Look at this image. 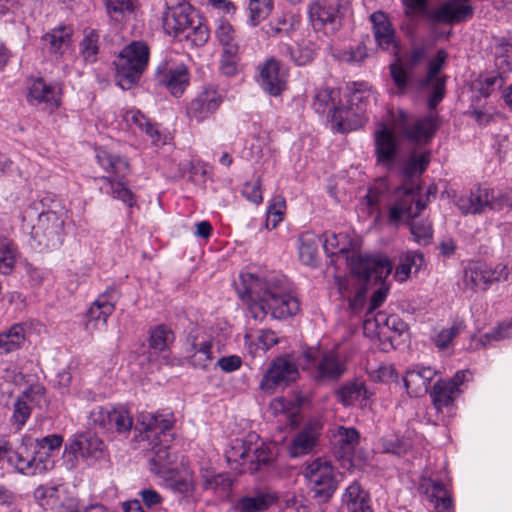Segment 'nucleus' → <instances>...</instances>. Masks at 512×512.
Instances as JSON below:
<instances>
[{
    "label": "nucleus",
    "instance_id": "nucleus-1",
    "mask_svg": "<svg viewBox=\"0 0 512 512\" xmlns=\"http://www.w3.org/2000/svg\"><path fill=\"white\" fill-rule=\"evenodd\" d=\"M420 188L414 183H407L395 191V203L389 210V219L397 222L411 219L409 226L413 240L419 245H428L433 237L432 224L428 220H416L426 203L419 197Z\"/></svg>",
    "mask_w": 512,
    "mask_h": 512
},
{
    "label": "nucleus",
    "instance_id": "nucleus-2",
    "mask_svg": "<svg viewBox=\"0 0 512 512\" xmlns=\"http://www.w3.org/2000/svg\"><path fill=\"white\" fill-rule=\"evenodd\" d=\"M351 275L336 277L338 292L343 299L351 295L363 282L382 283L392 271V263L383 255L353 254L348 258Z\"/></svg>",
    "mask_w": 512,
    "mask_h": 512
},
{
    "label": "nucleus",
    "instance_id": "nucleus-3",
    "mask_svg": "<svg viewBox=\"0 0 512 512\" xmlns=\"http://www.w3.org/2000/svg\"><path fill=\"white\" fill-rule=\"evenodd\" d=\"M42 204L34 202L29 205L22 215V229L29 233L45 248H55L62 244L64 236V213L56 211H40Z\"/></svg>",
    "mask_w": 512,
    "mask_h": 512
},
{
    "label": "nucleus",
    "instance_id": "nucleus-4",
    "mask_svg": "<svg viewBox=\"0 0 512 512\" xmlns=\"http://www.w3.org/2000/svg\"><path fill=\"white\" fill-rule=\"evenodd\" d=\"M225 457L231 469L239 474L255 473L273 460V453L263 442H258L257 435L251 434L246 439L233 440Z\"/></svg>",
    "mask_w": 512,
    "mask_h": 512
},
{
    "label": "nucleus",
    "instance_id": "nucleus-5",
    "mask_svg": "<svg viewBox=\"0 0 512 512\" xmlns=\"http://www.w3.org/2000/svg\"><path fill=\"white\" fill-rule=\"evenodd\" d=\"M149 48L142 41H133L125 46L114 60L115 81L123 90L138 84L147 67Z\"/></svg>",
    "mask_w": 512,
    "mask_h": 512
},
{
    "label": "nucleus",
    "instance_id": "nucleus-6",
    "mask_svg": "<svg viewBox=\"0 0 512 512\" xmlns=\"http://www.w3.org/2000/svg\"><path fill=\"white\" fill-rule=\"evenodd\" d=\"M96 159L99 165L113 178L103 176L99 178L100 191L121 200L128 206L133 205V194L122 182L129 172L127 160L119 155L112 154L105 149L96 150Z\"/></svg>",
    "mask_w": 512,
    "mask_h": 512
},
{
    "label": "nucleus",
    "instance_id": "nucleus-7",
    "mask_svg": "<svg viewBox=\"0 0 512 512\" xmlns=\"http://www.w3.org/2000/svg\"><path fill=\"white\" fill-rule=\"evenodd\" d=\"M306 364L299 363L303 369L307 364L314 366V378L318 382H329L338 380L346 371L345 360L342 359L336 350L324 352H313L308 350L304 353Z\"/></svg>",
    "mask_w": 512,
    "mask_h": 512
},
{
    "label": "nucleus",
    "instance_id": "nucleus-8",
    "mask_svg": "<svg viewBox=\"0 0 512 512\" xmlns=\"http://www.w3.org/2000/svg\"><path fill=\"white\" fill-rule=\"evenodd\" d=\"M394 128L406 139L415 143H427L436 132L437 124L433 116L412 117L399 110L394 119Z\"/></svg>",
    "mask_w": 512,
    "mask_h": 512
},
{
    "label": "nucleus",
    "instance_id": "nucleus-9",
    "mask_svg": "<svg viewBox=\"0 0 512 512\" xmlns=\"http://www.w3.org/2000/svg\"><path fill=\"white\" fill-rule=\"evenodd\" d=\"M242 288L237 287L240 298L247 302L249 312L255 320H263L268 313L265 282L250 273L240 275Z\"/></svg>",
    "mask_w": 512,
    "mask_h": 512
},
{
    "label": "nucleus",
    "instance_id": "nucleus-10",
    "mask_svg": "<svg viewBox=\"0 0 512 512\" xmlns=\"http://www.w3.org/2000/svg\"><path fill=\"white\" fill-rule=\"evenodd\" d=\"M508 274V268L504 264L493 267L484 262H473L464 270L463 283L471 291L486 290L492 283L506 280Z\"/></svg>",
    "mask_w": 512,
    "mask_h": 512
},
{
    "label": "nucleus",
    "instance_id": "nucleus-11",
    "mask_svg": "<svg viewBox=\"0 0 512 512\" xmlns=\"http://www.w3.org/2000/svg\"><path fill=\"white\" fill-rule=\"evenodd\" d=\"M310 489L315 497L329 499L337 488L334 469L329 461L317 458L304 471Z\"/></svg>",
    "mask_w": 512,
    "mask_h": 512
},
{
    "label": "nucleus",
    "instance_id": "nucleus-12",
    "mask_svg": "<svg viewBox=\"0 0 512 512\" xmlns=\"http://www.w3.org/2000/svg\"><path fill=\"white\" fill-rule=\"evenodd\" d=\"M105 445L96 435L82 433L69 439L64 449V459L71 468L77 465L78 457L86 460H99L104 453Z\"/></svg>",
    "mask_w": 512,
    "mask_h": 512
},
{
    "label": "nucleus",
    "instance_id": "nucleus-13",
    "mask_svg": "<svg viewBox=\"0 0 512 512\" xmlns=\"http://www.w3.org/2000/svg\"><path fill=\"white\" fill-rule=\"evenodd\" d=\"M339 98L340 92L337 89H319L313 98L312 107L319 114L327 113V117L336 124L337 130L346 132L352 129V125L347 123V118L343 115H348L349 111L337 105Z\"/></svg>",
    "mask_w": 512,
    "mask_h": 512
},
{
    "label": "nucleus",
    "instance_id": "nucleus-14",
    "mask_svg": "<svg viewBox=\"0 0 512 512\" xmlns=\"http://www.w3.org/2000/svg\"><path fill=\"white\" fill-rule=\"evenodd\" d=\"M29 444L28 438H21L20 444L16 447L6 439L0 440V463L5 460L16 472L25 476H34L35 472L41 470V467L37 468L41 461L24 458Z\"/></svg>",
    "mask_w": 512,
    "mask_h": 512
},
{
    "label": "nucleus",
    "instance_id": "nucleus-15",
    "mask_svg": "<svg viewBox=\"0 0 512 512\" xmlns=\"http://www.w3.org/2000/svg\"><path fill=\"white\" fill-rule=\"evenodd\" d=\"M299 375L297 365L291 355L276 358L260 381V389L273 392L281 384H288Z\"/></svg>",
    "mask_w": 512,
    "mask_h": 512
},
{
    "label": "nucleus",
    "instance_id": "nucleus-16",
    "mask_svg": "<svg viewBox=\"0 0 512 512\" xmlns=\"http://www.w3.org/2000/svg\"><path fill=\"white\" fill-rule=\"evenodd\" d=\"M166 11L162 17V28L168 36L182 39L194 23L191 8L186 2H165Z\"/></svg>",
    "mask_w": 512,
    "mask_h": 512
},
{
    "label": "nucleus",
    "instance_id": "nucleus-17",
    "mask_svg": "<svg viewBox=\"0 0 512 512\" xmlns=\"http://www.w3.org/2000/svg\"><path fill=\"white\" fill-rule=\"evenodd\" d=\"M267 307L274 319H286L296 315L300 310V303L296 296L284 291L275 282H265Z\"/></svg>",
    "mask_w": 512,
    "mask_h": 512
},
{
    "label": "nucleus",
    "instance_id": "nucleus-18",
    "mask_svg": "<svg viewBox=\"0 0 512 512\" xmlns=\"http://www.w3.org/2000/svg\"><path fill=\"white\" fill-rule=\"evenodd\" d=\"M22 438L30 440V444L27 446V454H24V458L35 459L37 462L38 459L41 461L37 466V468L41 467V470L35 472V475L43 474L52 469L54 462L51 459L50 453L60 449L63 437L60 434H51L37 439H33L30 436H23Z\"/></svg>",
    "mask_w": 512,
    "mask_h": 512
},
{
    "label": "nucleus",
    "instance_id": "nucleus-19",
    "mask_svg": "<svg viewBox=\"0 0 512 512\" xmlns=\"http://www.w3.org/2000/svg\"><path fill=\"white\" fill-rule=\"evenodd\" d=\"M447 53L439 50L436 56L429 62L427 76L421 82L423 88L430 90L428 97V107L434 109L445 95V77L440 75V71L446 61Z\"/></svg>",
    "mask_w": 512,
    "mask_h": 512
},
{
    "label": "nucleus",
    "instance_id": "nucleus-20",
    "mask_svg": "<svg viewBox=\"0 0 512 512\" xmlns=\"http://www.w3.org/2000/svg\"><path fill=\"white\" fill-rule=\"evenodd\" d=\"M118 298L115 288H108L100 294L87 312V329L106 327L108 317L114 312Z\"/></svg>",
    "mask_w": 512,
    "mask_h": 512
},
{
    "label": "nucleus",
    "instance_id": "nucleus-21",
    "mask_svg": "<svg viewBox=\"0 0 512 512\" xmlns=\"http://www.w3.org/2000/svg\"><path fill=\"white\" fill-rule=\"evenodd\" d=\"M470 0H447L436 10L430 11L428 18L437 23L454 24L466 21L473 16Z\"/></svg>",
    "mask_w": 512,
    "mask_h": 512
},
{
    "label": "nucleus",
    "instance_id": "nucleus-22",
    "mask_svg": "<svg viewBox=\"0 0 512 512\" xmlns=\"http://www.w3.org/2000/svg\"><path fill=\"white\" fill-rule=\"evenodd\" d=\"M374 146L377 163L392 167L398 153V143L395 135L383 123L374 132Z\"/></svg>",
    "mask_w": 512,
    "mask_h": 512
},
{
    "label": "nucleus",
    "instance_id": "nucleus-23",
    "mask_svg": "<svg viewBox=\"0 0 512 512\" xmlns=\"http://www.w3.org/2000/svg\"><path fill=\"white\" fill-rule=\"evenodd\" d=\"M287 72L279 61L269 59L260 69L259 84L272 96H278L286 87Z\"/></svg>",
    "mask_w": 512,
    "mask_h": 512
},
{
    "label": "nucleus",
    "instance_id": "nucleus-24",
    "mask_svg": "<svg viewBox=\"0 0 512 512\" xmlns=\"http://www.w3.org/2000/svg\"><path fill=\"white\" fill-rule=\"evenodd\" d=\"M135 430L139 432L136 439L139 442H146L144 448L154 451L155 455L158 456L160 452L158 415L147 411L140 412Z\"/></svg>",
    "mask_w": 512,
    "mask_h": 512
},
{
    "label": "nucleus",
    "instance_id": "nucleus-25",
    "mask_svg": "<svg viewBox=\"0 0 512 512\" xmlns=\"http://www.w3.org/2000/svg\"><path fill=\"white\" fill-rule=\"evenodd\" d=\"M34 495L42 506H48L56 512H80L79 501L73 496H65L62 500L61 490L56 486H39Z\"/></svg>",
    "mask_w": 512,
    "mask_h": 512
},
{
    "label": "nucleus",
    "instance_id": "nucleus-26",
    "mask_svg": "<svg viewBox=\"0 0 512 512\" xmlns=\"http://www.w3.org/2000/svg\"><path fill=\"white\" fill-rule=\"evenodd\" d=\"M419 490L434 505L437 512H453L452 502L446 485L430 477L420 479Z\"/></svg>",
    "mask_w": 512,
    "mask_h": 512
},
{
    "label": "nucleus",
    "instance_id": "nucleus-27",
    "mask_svg": "<svg viewBox=\"0 0 512 512\" xmlns=\"http://www.w3.org/2000/svg\"><path fill=\"white\" fill-rule=\"evenodd\" d=\"M359 439L360 434L354 427H336L331 436L335 456L350 461L359 444Z\"/></svg>",
    "mask_w": 512,
    "mask_h": 512
},
{
    "label": "nucleus",
    "instance_id": "nucleus-28",
    "mask_svg": "<svg viewBox=\"0 0 512 512\" xmlns=\"http://www.w3.org/2000/svg\"><path fill=\"white\" fill-rule=\"evenodd\" d=\"M221 102L222 98L214 88H205L189 103L187 113L200 122L215 112Z\"/></svg>",
    "mask_w": 512,
    "mask_h": 512
},
{
    "label": "nucleus",
    "instance_id": "nucleus-29",
    "mask_svg": "<svg viewBox=\"0 0 512 512\" xmlns=\"http://www.w3.org/2000/svg\"><path fill=\"white\" fill-rule=\"evenodd\" d=\"M370 21L372 23L373 34L377 45L382 50H396V32L388 15L379 10L370 15Z\"/></svg>",
    "mask_w": 512,
    "mask_h": 512
},
{
    "label": "nucleus",
    "instance_id": "nucleus-30",
    "mask_svg": "<svg viewBox=\"0 0 512 512\" xmlns=\"http://www.w3.org/2000/svg\"><path fill=\"white\" fill-rule=\"evenodd\" d=\"M437 371L430 366H416L406 371L404 385L411 396L425 395Z\"/></svg>",
    "mask_w": 512,
    "mask_h": 512
},
{
    "label": "nucleus",
    "instance_id": "nucleus-31",
    "mask_svg": "<svg viewBox=\"0 0 512 512\" xmlns=\"http://www.w3.org/2000/svg\"><path fill=\"white\" fill-rule=\"evenodd\" d=\"M60 88L57 85L46 83L42 78L33 80L29 87L28 101L32 105H45L54 109L59 106Z\"/></svg>",
    "mask_w": 512,
    "mask_h": 512
},
{
    "label": "nucleus",
    "instance_id": "nucleus-32",
    "mask_svg": "<svg viewBox=\"0 0 512 512\" xmlns=\"http://www.w3.org/2000/svg\"><path fill=\"white\" fill-rule=\"evenodd\" d=\"M44 393L41 387H30L25 390L14 402L11 423L19 431L31 416L34 399L42 397Z\"/></svg>",
    "mask_w": 512,
    "mask_h": 512
},
{
    "label": "nucleus",
    "instance_id": "nucleus-33",
    "mask_svg": "<svg viewBox=\"0 0 512 512\" xmlns=\"http://www.w3.org/2000/svg\"><path fill=\"white\" fill-rule=\"evenodd\" d=\"M455 205L464 215L490 210L489 188L478 187L456 198Z\"/></svg>",
    "mask_w": 512,
    "mask_h": 512
},
{
    "label": "nucleus",
    "instance_id": "nucleus-34",
    "mask_svg": "<svg viewBox=\"0 0 512 512\" xmlns=\"http://www.w3.org/2000/svg\"><path fill=\"white\" fill-rule=\"evenodd\" d=\"M190 344V363L199 369H206L213 360L211 341L207 340L204 333L199 330L192 331L188 336Z\"/></svg>",
    "mask_w": 512,
    "mask_h": 512
},
{
    "label": "nucleus",
    "instance_id": "nucleus-35",
    "mask_svg": "<svg viewBox=\"0 0 512 512\" xmlns=\"http://www.w3.org/2000/svg\"><path fill=\"white\" fill-rule=\"evenodd\" d=\"M162 486L184 496H188L194 489L193 475L187 469L178 470L174 468H164L162 464Z\"/></svg>",
    "mask_w": 512,
    "mask_h": 512
},
{
    "label": "nucleus",
    "instance_id": "nucleus-36",
    "mask_svg": "<svg viewBox=\"0 0 512 512\" xmlns=\"http://www.w3.org/2000/svg\"><path fill=\"white\" fill-rule=\"evenodd\" d=\"M337 9L325 1H314L308 7L309 20L315 30H336Z\"/></svg>",
    "mask_w": 512,
    "mask_h": 512
},
{
    "label": "nucleus",
    "instance_id": "nucleus-37",
    "mask_svg": "<svg viewBox=\"0 0 512 512\" xmlns=\"http://www.w3.org/2000/svg\"><path fill=\"white\" fill-rule=\"evenodd\" d=\"M162 76V85L175 98L181 97L190 83L188 69L182 63L174 67H167Z\"/></svg>",
    "mask_w": 512,
    "mask_h": 512
},
{
    "label": "nucleus",
    "instance_id": "nucleus-38",
    "mask_svg": "<svg viewBox=\"0 0 512 512\" xmlns=\"http://www.w3.org/2000/svg\"><path fill=\"white\" fill-rule=\"evenodd\" d=\"M319 437V427L317 425H307L299 431L289 446V453L292 457H299L310 453Z\"/></svg>",
    "mask_w": 512,
    "mask_h": 512
},
{
    "label": "nucleus",
    "instance_id": "nucleus-39",
    "mask_svg": "<svg viewBox=\"0 0 512 512\" xmlns=\"http://www.w3.org/2000/svg\"><path fill=\"white\" fill-rule=\"evenodd\" d=\"M188 172L189 180L196 185H204L209 174L208 165L201 161L180 162L176 170H168L167 178L180 179Z\"/></svg>",
    "mask_w": 512,
    "mask_h": 512
},
{
    "label": "nucleus",
    "instance_id": "nucleus-40",
    "mask_svg": "<svg viewBox=\"0 0 512 512\" xmlns=\"http://www.w3.org/2000/svg\"><path fill=\"white\" fill-rule=\"evenodd\" d=\"M342 503L349 512H372L369 494L357 482L346 488Z\"/></svg>",
    "mask_w": 512,
    "mask_h": 512
},
{
    "label": "nucleus",
    "instance_id": "nucleus-41",
    "mask_svg": "<svg viewBox=\"0 0 512 512\" xmlns=\"http://www.w3.org/2000/svg\"><path fill=\"white\" fill-rule=\"evenodd\" d=\"M73 28L68 25H60L46 33L43 39L49 45V52L57 56H63L71 47Z\"/></svg>",
    "mask_w": 512,
    "mask_h": 512
},
{
    "label": "nucleus",
    "instance_id": "nucleus-42",
    "mask_svg": "<svg viewBox=\"0 0 512 512\" xmlns=\"http://www.w3.org/2000/svg\"><path fill=\"white\" fill-rule=\"evenodd\" d=\"M372 327L375 328L373 332L377 335L384 334L385 328L400 335L405 331L406 324L398 317V315H386L383 312H379L373 319L367 318L364 321V329L366 331H369Z\"/></svg>",
    "mask_w": 512,
    "mask_h": 512
},
{
    "label": "nucleus",
    "instance_id": "nucleus-43",
    "mask_svg": "<svg viewBox=\"0 0 512 512\" xmlns=\"http://www.w3.org/2000/svg\"><path fill=\"white\" fill-rule=\"evenodd\" d=\"M25 341V329L21 324H14L8 330L0 332V354L18 350Z\"/></svg>",
    "mask_w": 512,
    "mask_h": 512
},
{
    "label": "nucleus",
    "instance_id": "nucleus-44",
    "mask_svg": "<svg viewBox=\"0 0 512 512\" xmlns=\"http://www.w3.org/2000/svg\"><path fill=\"white\" fill-rule=\"evenodd\" d=\"M453 385L447 383L445 380H438L435 382L430 397L434 407L441 411L444 407L453 404L458 393L453 389Z\"/></svg>",
    "mask_w": 512,
    "mask_h": 512
},
{
    "label": "nucleus",
    "instance_id": "nucleus-45",
    "mask_svg": "<svg viewBox=\"0 0 512 512\" xmlns=\"http://www.w3.org/2000/svg\"><path fill=\"white\" fill-rule=\"evenodd\" d=\"M338 401L344 406H351L358 401L368 399L366 386L363 382H349L341 386L337 392Z\"/></svg>",
    "mask_w": 512,
    "mask_h": 512
},
{
    "label": "nucleus",
    "instance_id": "nucleus-46",
    "mask_svg": "<svg viewBox=\"0 0 512 512\" xmlns=\"http://www.w3.org/2000/svg\"><path fill=\"white\" fill-rule=\"evenodd\" d=\"M354 86L356 87L354 90L351 91L349 95V108H345L347 111H349V114H343L344 117L347 118V123L349 122V118L351 115H358L360 112H362L366 105L369 103V101L372 98V93L370 90H368L365 85L360 83L356 84L354 83Z\"/></svg>",
    "mask_w": 512,
    "mask_h": 512
},
{
    "label": "nucleus",
    "instance_id": "nucleus-47",
    "mask_svg": "<svg viewBox=\"0 0 512 512\" xmlns=\"http://www.w3.org/2000/svg\"><path fill=\"white\" fill-rule=\"evenodd\" d=\"M424 263L423 254L420 252L408 251L400 257L399 265L396 268V276L400 281H405L413 272L420 270Z\"/></svg>",
    "mask_w": 512,
    "mask_h": 512
},
{
    "label": "nucleus",
    "instance_id": "nucleus-48",
    "mask_svg": "<svg viewBox=\"0 0 512 512\" xmlns=\"http://www.w3.org/2000/svg\"><path fill=\"white\" fill-rule=\"evenodd\" d=\"M319 239L312 232H305L299 237V258L305 265H313L318 253Z\"/></svg>",
    "mask_w": 512,
    "mask_h": 512
},
{
    "label": "nucleus",
    "instance_id": "nucleus-49",
    "mask_svg": "<svg viewBox=\"0 0 512 512\" xmlns=\"http://www.w3.org/2000/svg\"><path fill=\"white\" fill-rule=\"evenodd\" d=\"M18 250L15 243L6 238H0V273L10 274L17 262Z\"/></svg>",
    "mask_w": 512,
    "mask_h": 512
},
{
    "label": "nucleus",
    "instance_id": "nucleus-50",
    "mask_svg": "<svg viewBox=\"0 0 512 512\" xmlns=\"http://www.w3.org/2000/svg\"><path fill=\"white\" fill-rule=\"evenodd\" d=\"M275 499L271 494L259 493L255 496L240 498L236 507L240 512H260L267 509Z\"/></svg>",
    "mask_w": 512,
    "mask_h": 512
},
{
    "label": "nucleus",
    "instance_id": "nucleus-51",
    "mask_svg": "<svg viewBox=\"0 0 512 512\" xmlns=\"http://www.w3.org/2000/svg\"><path fill=\"white\" fill-rule=\"evenodd\" d=\"M84 36L79 44V52L85 62L93 63L99 52V33L92 28L84 29Z\"/></svg>",
    "mask_w": 512,
    "mask_h": 512
},
{
    "label": "nucleus",
    "instance_id": "nucleus-52",
    "mask_svg": "<svg viewBox=\"0 0 512 512\" xmlns=\"http://www.w3.org/2000/svg\"><path fill=\"white\" fill-rule=\"evenodd\" d=\"M464 328L465 325L462 321H455L450 327L442 328L436 332L432 336V342L439 350H447L452 346L454 339L460 335Z\"/></svg>",
    "mask_w": 512,
    "mask_h": 512
},
{
    "label": "nucleus",
    "instance_id": "nucleus-53",
    "mask_svg": "<svg viewBox=\"0 0 512 512\" xmlns=\"http://www.w3.org/2000/svg\"><path fill=\"white\" fill-rule=\"evenodd\" d=\"M122 118L131 129L144 131L149 137L158 136L157 129L139 110H126L123 113Z\"/></svg>",
    "mask_w": 512,
    "mask_h": 512
},
{
    "label": "nucleus",
    "instance_id": "nucleus-54",
    "mask_svg": "<svg viewBox=\"0 0 512 512\" xmlns=\"http://www.w3.org/2000/svg\"><path fill=\"white\" fill-rule=\"evenodd\" d=\"M133 427V418L125 407H110L109 431L128 433Z\"/></svg>",
    "mask_w": 512,
    "mask_h": 512
},
{
    "label": "nucleus",
    "instance_id": "nucleus-55",
    "mask_svg": "<svg viewBox=\"0 0 512 512\" xmlns=\"http://www.w3.org/2000/svg\"><path fill=\"white\" fill-rule=\"evenodd\" d=\"M334 57L348 64H360L368 57L367 47L363 42H359L348 48L337 49Z\"/></svg>",
    "mask_w": 512,
    "mask_h": 512
},
{
    "label": "nucleus",
    "instance_id": "nucleus-56",
    "mask_svg": "<svg viewBox=\"0 0 512 512\" xmlns=\"http://www.w3.org/2000/svg\"><path fill=\"white\" fill-rule=\"evenodd\" d=\"M215 35L223 49H230V46L239 48L235 30L223 17L217 20Z\"/></svg>",
    "mask_w": 512,
    "mask_h": 512
},
{
    "label": "nucleus",
    "instance_id": "nucleus-57",
    "mask_svg": "<svg viewBox=\"0 0 512 512\" xmlns=\"http://www.w3.org/2000/svg\"><path fill=\"white\" fill-rule=\"evenodd\" d=\"M274 7V0H249V20L252 26L265 20Z\"/></svg>",
    "mask_w": 512,
    "mask_h": 512
},
{
    "label": "nucleus",
    "instance_id": "nucleus-58",
    "mask_svg": "<svg viewBox=\"0 0 512 512\" xmlns=\"http://www.w3.org/2000/svg\"><path fill=\"white\" fill-rule=\"evenodd\" d=\"M504 83L505 79L501 74L489 73L480 75L479 78L475 81L474 85L481 93V95L488 97L497 89L502 88Z\"/></svg>",
    "mask_w": 512,
    "mask_h": 512
},
{
    "label": "nucleus",
    "instance_id": "nucleus-59",
    "mask_svg": "<svg viewBox=\"0 0 512 512\" xmlns=\"http://www.w3.org/2000/svg\"><path fill=\"white\" fill-rule=\"evenodd\" d=\"M383 452L394 455L406 454L412 447L411 441L406 437L390 436L381 439Z\"/></svg>",
    "mask_w": 512,
    "mask_h": 512
},
{
    "label": "nucleus",
    "instance_id": "nucleus-60",
    "mask_svg": "<svg viewBox=\"0 0 512 512\" xmlns=\"http://www.w3.org/2000/svg\"><path fill=\"white\" fill-rule=\"evenodd\" d=\"M490 210L512 209V188L505 190L489 189Z\"/></svg>",
    "mask_w": 512,
    "mask_h": 512
},
{
    "label": "nucleus",
    "instance_id": "nucleus-61",
    "mask_svg": "<svg viewBox=\"0 0 512 512\" xmlns=\"http://www.w3.org/2000/svg\"><path fill=\"white\" fill-rule=\"evenodd\" d=\"M209 36L208 27L198 21L196 25L194 22L193 25L190 26L189 30L182 35V38L190 41L193 46L200 47L208 41Z\"/></svg>",
    "mask_w": 512,
    "mask_h": 512
},
{
    "label": "nucleus",
    "instance_id": "nucleus-62",
    "mask_svg": "<svg viewBox=\"0 0 512 512\" xmlns=\"http://www.w3.org/2000/svg\"><path fill=\"white\" fill-rule=\"evenodd\" d=\"M239 48L223 49L219 69L222 74L232 76L237 71Z\"/></svg>",
    "mask_w": 512,
    "mask_h": 512
},
{
    "label": "nucleus",
    "instance_id": "nucleus-63",
    "mask_svg": "<svg viewBox=\"0 0 512 512\" xmlns=\"http://www.w3.org/2000/svg\"><path fill=\"white\" fill-rule=\"evenodd\" d=\"M110 406H96L88 415L90 426L109 431Z\"/></svg>",
    "mask_w": 512,
    "mask_h": 512
},
{
    "label": "nucleus",
    "instance_id": "nucleus-64",
    "mask_svg": "<svg viewBox=\"0 0 512 512\" xmlns=\"http://www.w3.org/2000/svg\"><path fill=\"white\" fill-rule=\"evenodd\" d=\"M430 161L429 153L412 154L404 167V173L407 176H413L417 173H423Z\"/></svg>",
    "mask_w": 512,
    "mask_h": 512
}]
</instances>
